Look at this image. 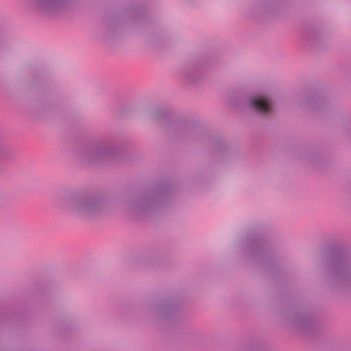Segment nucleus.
Segmentation results:
<instances>
[{
	"label": "nucleus",
	"mask_w": 351,
	"mask_h": 351,
	"mask_svg": "<svg viewBox=\"0 0 351 351\" xmlns=\"http://www.w3.org/2000/svg\"><path fill=\"white\" fill-rule=\"evenodd\" d=\"M253 108L263 114H267L271 110V101L263 97H259L254 99L252 101Z\"/></svg>",
	"instance_id": "1"
},
{
	"label": "nucleus",
	"mask_w": 351,
	"mask_h": 351,
	"mask_svg": "<svg viewBox=\"0 0 351 351\" xmlns=\"http://www.w3.org/2000/svg\"><path fill=\"white\" fill-rule=\"evenodd\" d=\"M90 207V204L88 203H82L79 205V210L82 212H84L87 208Z\"/></svg>",
	"instance_id": "2"
}]
</instances>
